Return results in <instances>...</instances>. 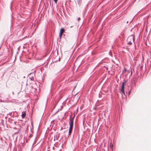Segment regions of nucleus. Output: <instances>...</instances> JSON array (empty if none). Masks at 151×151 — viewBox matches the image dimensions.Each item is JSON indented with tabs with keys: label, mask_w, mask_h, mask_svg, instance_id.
Masks as SVG:
<instances>
[{
	"label": "nucleus",
	"mask_w": 151,
	"mask_h": 151,
	"mask_svg": "<svg viewBox=\"0 0 151 151\" xmlns=\"http://www.w3.org/2000/svg\"><path fill=\"white\" fill-rule=\"evenodd\" d=\"M127 82V81H124L122 84L121 88L120 89V92L123 93L124 95H125V92H124V86L125 85V84Z\"/></svg>",
	"instance_id": "nucleus-1"
},
{
	"label": "nucleus",
	"mask_w": 151,
	"mask_h": 151,
	"mask_svg": "<svg viewBox=\"0 0 151 151\" xmlns=\"http://www.w3.org/2000/svg\"><path fill=\"white\" fill-rule=\"evenodd\" d=\"M127 82V81H124L122 84L121 88L120 89V92L123 93L124 95H125V92H124V86L125 85V84Z\"/></svg>",
	"instance_id": "nucleus-2"
},
{
	"label": "nucleus",
	"mask_w": 151,
	"mask_h": 151,
	"mask_svg": "<svg viewBox=\"0 0 151 151\" xmlns=\"http://www.w3.org/2000/svg\"><path fill=\"white\" fill-rule=\"evenodd\" d=\"M74 118V116L73 117L70 119V122H69L70 127L71 128H73V119Z\"/></svg>",
	"instance_id": "nucleus-3"
},
{
	"label": "nucleus",
	"mask_w": 151,
	"mask_h": 151,
	"mask_svg": "<svg viewBox=\"0 0 151 151\" xmlns=\"http://www.w3.org/2000/svg\"><path fill=\"white\" fill-rule=\"evenodd\" d=\"M0 101L1 102H9V100L7 98L5 100H1Z\"/></svg>",
	"instance_id": "nucleus-4"
},
{
	"label": "nucleus",
	"mask_w": 151,
	"mask_h": 151,
	"mask_svg": "<svg viewBox=\"0 0 151 151\" xmlns=\"http://www.w3.org/2000/svg\"><path fill=\"white\" fill-rule=\"evenodd\" d=\"M72 129H73L72 128H71L70 127H69V132H68L69 136L70 135L71 133Z\"/></svg>",
	"instance_id": "nucleus-5"
},
{
	"label": "nucleus",
	"mask_w": 151,
	"mask_h": 151,
	"mask_svg": "<svg viewBox=\"0 0 151 151\" xmlns=\"http://www.w3.org/2000/svg\"><path fill=\"white\" fill-rule=\"evenodd\" d=\"M26 113L25 112H23L22 114V118H24L26 116Z\"/></svg>",
	"instance_id": "nucleus-6"
},
{
	"label": "nucleus",
	"mask_w": 151,
	"mask_h": 151,
	"mask_svg": "<svg viewBox=\"0 0 151 151\" xmlns=\"http://www.w3.org/2000/svg\"><path fill=\"white\" fill-rule=\"evenodd\" d=\"M64 32V29L63 28H61L60 31V33H62L63 34V32Z\"/></svg>",
	"instance_id": "nucleus-7"
},
{
	"label": "nucleus",
	"mask_w": 151,
	"mask_h": 151,
	"mask_svg": "<svg viewBox=\"0 0 151 151\" xmlns=\"http://www.w3.org/2000/svg\"><path fill=\"white\" fill-rule=\"evenodd\" d=\"M129 38L131 39L133 41H134V38L132 36H130Z\"/></svg>",
	"instance_id": "nucleus-8"
},
{
	"label": "nucleus",
	"mask_w": 151,
	"mask_h": 151,
	"mask_svg": "<svg viewBox=\"0 0 151 151\" xmlns=\"http://www.w3.org/2000/svg\"><path fill=\"white\" fill-rule=\"evenodd\" d=\"M128 44L129 45H132V42H131V41L129 42L128 43Z\"/></svg>",
	"instance_id": "nucleus-9"
},
{
	"label": "nucleus",
	"mask_w": 151,
	"mask_h": 151,
	"mask_svg": "<svg viewBox=\"0 0 151 151\" xmlns=\"http://www.w3.org/2000/svg\"><path fill=\"white\" fill-rule=\"evenodd\" d=\"M127 70V69L126 68H124V69L122 73H123L124 72H125Z\"/></svg>",
	"instance_id": "nucleus-10"
},
{
	"label": "nucleus",
	"mask_w": 151,
	"mask_h": 151,
	"mask_svg": "<svg viewBox=\"0 0 151 151\" xmlns=\"http://www.w3.org/2000/svg\"><path fill=\"white\" fill-rule=\"evenodd\" d=\"M63 34L62 33H59V36H60V37H62V36Z\"/></svg>",
	"instance_id": "nucleus-11"
},
{
	"label": "nucleus",
	"mask_w": 151,
	"mask_h": 151,
	"mask_svg": "<svg viewBox=\"0 0 151 151\" xmlns=\"http://www.w3.org/2000/svg\"><path fill=\"white\" fill-rule=\"evenodd\" d=\"M54 1L55 2V3L56 4L57 2V1H58V0H54Z\"/></svg>",
	"instance_id": "nucleus-12"
},
{
	"label": "nucleus",
	"mask_w": 151,
	"mask_h": 151,
	"mask_svg": "<svg viewBox=\"0 0 151 151\" xmlns=\"http://www.w3.org/2000/svg\"><path fill=\"white\" fill-rule=\"evenodd\" d=\"M132 70H131V74H130V75L129 76H131L132 75Z\"/></svg>",
	"instance_id": "nucleus-13"
},
{
	"label": "nucleus",
	"mask_w": 151,
	"mask_h": 151,
	"mask_svg": "<svg viewBox=\"0 0 151 151\" xmlns=\"http://www.w3.org/2000/svg\"><path fill=\"white\" fill-rule=\"evenodd\" d=\"M81 20V18L80 17H78V21H79V20Z\"/></svg>",
	"instance_id": "nucleus-14"
},
{
	"label": "nucleus",
	"mask_w": 151,
	"mask_h": 151,
	"mask_svg": "<svg viewBox=\"0 0 151 151\" xmlns=\"http://www.w3.org/2000/svg\"><path fill=\"white\" fill-rule=\"evenodd\" d=\"M96 107H95L93 108V109L94 110H96Z\"/></svg>",
	"instance_id": "nucleus-15"
},
{
	"label": "nucleus",
	"mask_w": 151,
	"mask_h": 151,
	"mask_svg": "<svg viewBox=\"0 0 151 151\" xmlns=\"http://www.w3.org/2000/svg\"><path fill=\"white\" fill-rule=\"evenodd\" d=\"M12 4V2L11 3V4H10V7L11 8Z\"/></svg>",
	"instance_id": "nucleus-16"
},
{
	"label": "nucleus",
	"mask_w": 151,
	"mask_h": 151,
	"mask_svg": "<svg viewBox=\"0 0 151 151\" xmlns=\"http://www.w3.org/2000/svg\"><path fill=\"white\" fill-rule=\"evenodd\" d=\"M131 92V91H129V93H130Z\"/></svg>",
	"instance_id": "nucleus-17"
},
{
	"label": "nucleus",
	"mask_w": 151,
	"mask_h": 151,
	"mask_svg": "<svg viewBox=\"0 0 151 151\" xmlns=\"http://www.w3.org/2000/svg\"><path fill=\"white\" fill-rule=\"evenodd\" d=\"M12 94H14V92H13H13H12Z\"/></svg>",
	"instance_id": "nucleus-18"
},
{
	"label": "nucleus",
	"mask_w": 151,
	"mask_h": 151,
	"mask_svg": "<svg viewBox=\"0 0 151 151\" xmlns=\"http://www.w3.org/2000/svg\"><path fill=\"white\" fill-rule=\"evenodd\" d=\"M128 73H129V71H128Z\"/></svg>",
	"instance_id": "nucleus-19"
},
{
	"label": "nucleus",
	"mask_w": 151,
	"mask_h": 151,
	"mask_svg": "<svg viewBox=\"0 0 151 151\" xmlns=\"http://www.w3.org/2000/svg\"><path fill=\"white\" fill-rule=\"evenodd\" d=\"M128 23V21H127V23Z\"/></svg>",
	"instance_id": "nucleus-20"
},
{
	"label": "nucleus",
	"mask_w": 151,
	"mask_h": 151,
	"mask_svg": "<svg viewBox=\"0 0 151 151\" xmlns=\"http://www.w3.org/2000/svg\"><path fill=\"white\" fill-rule=\"evenodd\" d=\"M18 132H17L16 133H18ZM16 133H15V134H16Z\"/></svg>",
	"instance_id": "nucleus-21"
}]
</instances>
